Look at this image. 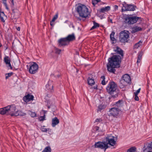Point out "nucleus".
Masks as SVG:
<instances>
[{
	"label": "nucleus",
	"mask_w": 152,
	"mask_h": 152,
	"mask_svg": "<svg viewBox=\"0 0 152 152\" xmlns=\"http://www.w3.org/2000/svg\"><path fill=\"white\" fill-rule=\"evenodd\" d=\"M34 98V96L33 95L28 94L23 97V100L25 102L27 103L33 100Z\"/></svg>",
	"instance_id": "obj_14"
},
{
	"label": "nucleus",
	"mask_w": 152,
	"mask_h": 152,
	"mask_svg": "<svg viewBox=\"0 0 152 152\" xmlns=\"http://www.w3.org/2000/svg\"><path fill=\"white\" fill-rule=\"evenodd\" d=\"M110 9V7L109 6L102 7L99 10V12L102 13H104L105 12H107Z\"/></svg>",
	"instance_id": "obj_19"
},
{
	"label": "nucleus",
	"mask_w": 152,
	"mask_h": 152,
	"mask_svg": "<svg viewBox=\"0 0 152 152\" xmlns=\"http://www.w3.org/2000/svg\"><path fill=\"white\" fill-rule=\"evenodd\" d=\"M65 38L67 42L69 43L70 42L75 40V37L74 33H73L69 35Z\"/></svg>",
	"instance_id": "obj_16"
},
{
	"label": "nucleus",
	"mask_w": 152,
	"mask_h": 152,
	"mask_svg": "<svg viewBox=\"0 0 152 152\" xmlns=\"http://www.w3.org/2000/svg\"><path fill=\"white\" fill-rule=\"evenodd\" d=\"M17 30L18 31H20V27H18L17 28Z\"/></svg>",
	"instance_id": "obj_51"
},
{
	"label": "nucleus",
	"mask_w": 152,
	"mask_h": 152,
	"mask_svg": "<svg viewBox=\"0 0 152 152\" xmlns=\"http://www.w3.org/2000/svg\"><path fill=\"white\" fill-rule=\"evenodd\" d=\"M69 44L65 38H61L58 41V46L60 47H64Z\"/></svg>",
	"instance_id": "obj_13"
},
{
	"label": "nucleus",
	"mask_w": 152,
	"mask_h": 152,
	"mask_svg": "<svg viewBox=\"0 0 152 152\" xmlns=\"http://www.w3.org/2000/svg\"><path fill=\"white\" fill-rule=\"evenodd\" d=\"M11 2H12V5H14L13 0H12Z\"/></svg>",
	"instance_id": "obj_55"
},
{
	"label": "nucleus",
	"mask_w": 152,
	"mask_h": 152,
	"mask_svg": "<svg viewBox=\"0 0 152 152\" xmlns=\"http://www.w3.org/2000/svg\"><path fill=\"white\" fill-rule=\"evenodd\" d=\"M51 150L50 146H48L46 147L42 151V152H51Z\"/></svg>",
	"instance_id": "obj_28"
},
{
	"label": "nucleus",
	"mask_w": 152,
	"mask_h": 152,
	"mask_svg": "<svg viewBox=\"0 0 152 152\" xmlns=\"http://www.w3.org/2000/svg\"><path fill=\"white\" fill-rule=\"evenodd\" d=\"M130 76L128 74H125L123 76L122 79L120 82L119 86L120 88H124L127 84L131 82Z\"/></svg>",
	"instance_id": "obj_5"
},
{
	"label": "nucleus",
	"mask_w": 152,
	"mask_h": 152,
	"mask_svg": "<svg viewBox=\"0 0 152 152\" xmlns=\"http://www.w3.org/2000/svg\"><path fill=\"white\" fill-rule=\"evenodd\" d=\"M2 45L0 43V48L2 46Z\"/></svg>",
	"instance_id": "obj_56"
},
{
	"label": "nucleus",
	"mask_w": 152,
	"mask_h": 152,
	"mask_svg": "<svg viewBox=\"0 0 152 152\" xmlns=\"http://www.w3.org/2000/svg\"><path fill=\"white\" fill-rule=\"evenodd\" d=\"M30 115L32 117H35L36 116V113L34 112H30L29 113Z\"/></svg>",
	"instance_id": "obj_35"
},
{
	"label": "nucleus",
	"mask_w": 152,
	"mask_h": 152,
	"mask_svg": "<svg viewBox=\"0 0 152 152\" xmlns=\"http://www.w3.org/2000/svg\"><path fill=\"white\" fill-rule=\"evenodd\" d=\"M114 138V136H108L105 138V142L107 144V145L109 144L111 146H114L116 142Z\"/></svg>",
	"instance_id": "obj_12"
},
{
	"label": "nucleus",
	"mask_w": 152,
	"mask_h": 152,
	"mask_svg": "<svg viewBox=\"0 0 152 152\" xmlns=\"http://www.w3.org/2000/svg\"><path fill=\"white\" fill-rule=\"evenodd\" d=\"M115 9H118V6H117L116 5H115Z\"/></svg>",
	"instance_id": "obj_52"
},
{
	"label": "nucleus",
	"mask_w": 152,
	"mask_h": 152,
	"mask_svg": "<svg viewBox=\"0 0 152 152\" xmlns=\"http://www.w3.org/2000/svg\"><path fill=\"white\" fill-rule=\"evenodd\" d=\"M76 10L80 16L82 18H86L90 16V13L88 8L85 5L81 4L77 6Z\"/></svg>",
	"instance_id": "obj_2"
},
{
	"label": "nucleus",
	"mask_w": 152,
	"mask_h": 152,
	"mask_svg": "<svg viewBox=\"0 0 152 152\" xmlns=\"http://www.w3.org/2000/svg\"><path fill=\"white\" fill-rule=\"evenodd\" d=\"M100 120H101L100 119L97 118V119H96V120L95 121L96 122H98L100 121Z\"/></svg>",
	"instance_id": "obj_48"
},
{
	"label": "nucleus",
	"mask_w": 152,
	"mask_h": 152,
	"mask_svg": "<svg viewBox=\"0 0 152 152\" xmlns=\"http://www.w3.org/2000/svg\"><path fill=\"white\" fill-rule=\"evenodd\" d=\"M101 79L102 80L101 82V84L103 85H105L107 83V81L106 82L105 81V77L104 76H102L101 77Z\"/></svg>",
	"instance_id": "obj_29"
},
{
	"label": "nucleus",
	"mask_w": 152,
	"mask_h": 152,
	"mask_svg": "<svg viewBox=\"0 0 152 152\" xmlns=\"http://www.w3.org/2000/svg\"><path fill=\"white\" fill-rule=\"evenodd\" d=\"M50 24L52 26H53L54 25V22H52V21H51L50 22Z\"/></svg>",
	"instance_id": "obj_44"
},
{
	"label": "nucleus",
	"mask_w": 152,
	"mask_h": 152,
	"mask_svg": "<svg viewBox=\"0 0 152 152\" xmlns=\"http://www.w3.org/2000/svg\"><path fill=\"white\" fill-rule=\"evenodd\" d=\"M114 51L119 55H113L108 59V63L107 64V70L111 73H115L116 68H119L121 63V59L123 58L124 51L118 46L116 49H114Z\"/></svg>",
	"instance_id": "obj_1"
},
{
	"label": "nucleus",
	"mask_w": 152,
	"mask_h": 152,
	"mask_svg": "<svg viewBox=\"0 0 152 152\" xmlns=\"http://www.w3.org/2000/svg\"><path fill=\"white\" fill-rule=\"evenodd\" d=\"M44 114L45 115V111H44Z\"/></svg>",
	"instance_id": "obj_58"
},
{
	"label": "nucleus",
	"mask_w": 152,
	"mask_h": 152,
	"mask_svg": "<svg viewBox=\"0 0 152 152\" xmlns=\"http://www.w3.org/2000/svg\"><path fill=\"white\" fill-rule=\"evenodd\" d=\"M100 1V0H92V4L94 5V6H95L96 4L98 3Z\"/></svg>",
	"instance_id": "obj_36"
},
{
	"label": "nucleus",
	"mask_w": 152,
	"mask_h": 152,
	"mask_svg": "<svg viewBox=\"0 0 152 152\" xmlns=\"http://www.w3.org/2000/svg\"><path fill=\"white\" fill-rule=\"evenodd\" d=\"M39 121H43L45 120V115L44 114L43 116H40L39 119Z\"/></svg>",
	"instance_id": "obj_37"
},
{
	"label": "nucleus",
	"mask_w": 152,
	"mask_h": 152,
	"mask_svg": "<svg viewBox=\"0 0 152 152\" xmlns=\"http://www.w3.org/2000/svg\"><path fill=\"white\" fill-rule=\"evenodd\" d=\"M123 6L122 7V12H125L126 11H133L135 10V8H137L136 6L131 4H127L126 3L124 2L123 4Z\"/></svg>",
	"instance_id": "obj_7"
},
{
	"label": "nucleus",
	"mask_w": 152,
	"mask_h": 152,
	"mask_svg": "<svg viewBox=\"0 0 152 152\" xmlns=\"http://www.w3.org/2000/svg\"><path fill=\"white\" fill-rule=\"evenodd\" d=\"M148 152H152V151H148Z\"/></svg>",
	"instance_id": "obj_59"
},
{
	"label": "nucleus",
	"mask_w": 152,
	"mask_h": 152,
	"mask_svg": "<svg viewBox=\"0 0 152 152\" xmlns=\"http://www.w3.org/2000/svg\"><path fill=\"white\" fill-rule=\"evenodd\" d=\"M115 34V32L113 31L110 35V39L113 44L116 43L117 41V40L114 37Z\"/></svg>",
	"instance_id": "obj_18"
},
{
	"label": "nucleus",
	"mask_w": 152,
	"mask_h": 152,
	"mask_svg": "<svg viewBox=\"0 0 152 152\" xmlns=\"http://www.w3.org/2000/svg\"><path fill=\"white\" fill-rule=\"evenodd\" d=\"M94 146L96 148L104 149V151L109 147L108 145L106 143L105 141L104 142L99 141L95 142Z\"/></svg>",
	"instance_id": "obj_9"
},
{
	"label": "nucleus",
	"mask_w": 152,
	"mask_h": 152,
	"mask_svg": "<svg viewBox=\"0 0 152 152\" xmlns=\"http://www.w3.org/2000/svg\"><path fill=\"white\" fill-rule=\"evenodd\" d=\"M7 106L2 108H0V114L1 115L6 114L7 115Z\"/></svg>",
	"instance_id": "obj_20"
},
{
	"label": "nucleus",
	"mask_w": 152,
	"mask_h": 152,
	"mask_svg": "<svg viewBox=\"0 0 152 152\" xmlns=\"http://www.w3.org/2000/svg\"><path fill=\"white\" fill-rule=\"evenodd\" d=\"M106 107V105L104 104H102L99 105L97 110V111H101L102 110L104 109Z\"/></svg>",
	"instance_id": "obj_23"
},
{
	"label": "nucleus",
	"mask_w": 152,
	"mask_h": 152,
	"mask_svg": "<svg viewBox=\"0 0 152 152\" xmlns=\"http://www.w3.org/2000/svg\"><path fill=\"white\" fill-rule=\"evenodd\" d=\"M38 68L39 66L37 64L34 62L30 64L29 72L31 74H34L37 72Z\"/></svg>",
	"instance_id": "obj_11"
},
{
	"label": "nucleus",
	"mask_w": 152,
	"mask_h": 152,
	"mask_svg": "<svg viewBox=\"0 0 152 152\" xmlns=\"http://www.w3.org/2000/svg\"><path fill=\"white\" fill-rule=\"evenodd\" d=\"M50 129L49 128L47 129L45 128V126H42L40 128L42 132H46L48 131Z\"/></svg>",
	"instance_id": "obj_30"
},
{
	"label": "nucleus",
	"mask_w": 152,
	"mask_h": 152,
	"mask_svg": "<svg viewBox=\"0 0 152 152\" xmlns=\"http://www.w3.org/2000/svg\"><path fill=\"white\" fill-rule=\"evenodd\" d=\"M49 89L50 90V91L51 92L53 90V85H52L51 86V88L50 89V88Z\"/></svg>",
	"instance_id": "obj_47"
},
{
	"label": "nucleus",
	"mask_w": 152,
	"mask_h": 152,
	"mask_svg": "<svg viewBox=\"0 0 152 152\" xmlns=\"http://www.w3.org/2000/svg\"><path fill=\"white\" fill-rule=\"evenodd\" d=\"M129 38V32L128 31H121L120 33L119 40L121 42L125 43L128 41V39Z\"/></svg>",
	"instance_id": "obj_6"
},
{
	"label": "nucleus",
	"mask_w": 152,
	"mask_h": 152,
	"mask_svg": "<svg viewBox=\"0 0 152 152\" xmlns=\"http://www.w3.org/2000/svg\"><path fill=\"white\" fill-rule=\"evenodd\" d=\"M141 88H140L138 89L137 91H136V92L134 93V94L136 95H138V94L140 93V90Z\"/></svg>",
	"instance_id": "obj_41"
},
{
	"label": "nucleus",
	"mask_w": 152,
	"mask_h": 152,
	"mask_svg": "<svg viewBox=\"0 0 152 152\" xmlns=\"http://www.w3.org/2000/svg\"><path fill=\"white\" fill-rule=\"evenodd\" d=\"M142 43V42L141 40H140L138 42L136 43L134 46V48H138L140 46H141Z\"/></svg>",
	"instance_id": "obj_25"
},
{
	"label": "nucleus",
	"mask_w": 152,
	"mask_h": 152,
	"mask_svg": "<svg viewBox=\"0 0 152 152\" xmlns=\"http://www.w3.org/2000/svg\"><path fill=\"white\" fill-rule=\"evenodd\" d=\"M109 22H111V23H113L112 20V19H109Z\"/></svg>",
	"instance_id": "obj_50"
},
{
	"label": "nucleus",
	"mask_w": 152,
	"mask_h": 152,
	"mask_svg": "<svg viewBox=\"0 0 152 152\" xmlns=\"http://www.w3.org/2000/svg\"><path fill=\"white\" fill-rule=\"evenodd\" d=\"M142 28L138 26H135L132 28L131 32L132 34H134L142 30Z\"/></svg>",
	"instance_id": "obj_15"
},
{
	"label": "nucleus",
	"mask_w": 152,
	"mask_h": 152,
	"mask_svg": "<svg viewBox=\"0 0 152 152\" xmlns=\"http://www.w3.org/2000/svg\"><path fill=\"white\" fill-rule=\"evenodd\" d=\"M88 83L89 85L92 86L95 83L94 79L93 77H89L88 80Z\"/></svg>",
	"instance_id": "obj_21"
},
{
	"label": "nucleus",
	"mask_w": 152,
	"mask_h": 152,
	"mask_svg": "<svg viewBox=\"0 0 152 152\" xmlns=\"http://www.w3.org/2000/svg\"><path fill=\"white\" fill-rule=\"evenodd\" d=\"M16 11H18V10H16Z\"/></svg>",
	"instance_id": "obj_60"
},
{
	"label": "nucleus",
	"mask_w": 152,
	"mask_h": 152,
	"mask_svg": "<svg viewBox=\"0 0 152 152\" xmlns=\"http://www.w3.org/2000/svg\"><path fill=\"white\" fill-rule=\"evenodd\" d=\"M4 60L6 64H10V59L8 56H5L4 58Z\"/></svg>",
	"instance_id": "obj_27"
},
{
	"label": "nucleus",
	"mask_w": 152,
	"mask_h": 152,
	"mask_svg": "<svg viewBox=\"0 0 152 152\" xmlns=\"http://www.w3.org/2000/svg\"><path fill=\"white\" fill-rule=\"evenodd\" d=\"M56 53L57 54H59L61 51V49L56 48L55 49Z\"/></svg>",
	"instance_id": "obj_40"
},
{
	"label": "nucleus",
	"mask_w": 152,
	"mask_h": 152,
	"mask_svg": "<svg viewBox=\"0 0 152 152\" xmlns=\"http://www.w3.org/2000/svg\"><path fill=\"white\" fill-rule=\"evenodd\" d=\"M137 58L141 59L142 58V55L140 54H139L138 55Z\"/></svg>",
	"instance_id": "obj_45"
},
{
	"label": "nucleus",
	"mask_w": 152,
	"mask_h": 152,
	"mask_svg": "<svg viewBox=\"0 0 152 152\" xmlns=\"http://www.w3.org/2000/svg\"><path fill=\"white\" fill-rule=\"evenodd\" d=\"M12 12L13 13H15V10H12Z\"/></svg>",
	"instance_id": "obj_57"
},
{
	"label": "nucleus",
	"mask_w": 152,
	"mask_h": 152,
	"mask_svg": "<svg viewBox=\"0 0 152 152\" xmlns=\"http://www.w3.org/2000/svg\"><path fill=\"white\" fill-rule=\"evenodd\" d=\"M48 108H50V107H48Z\"/></svg>",
	"instance_id": "obj_61"
},
{
	"label": "nucleus",
	"mask_w": 152,
	"mask_h": 152,
	"mask_svg": "<svg viewBox=\"0 0 152 152\" xmlns=\"http://www.w3.org/2000/svg\"><path fill=\"white\" fill-rule=\"evenodd\" d=\"M60 76H61V75L60 74H58L57 75V77H60ZM55 76L56 77V75Z\"/></svg>",
	"instance_id": "obj_53"
},
{
	"label": "nucleus",
	"mask_w": 152,
	"mask_h": 152,
	"mask_svg": "<svg viewBox=\"0 0 152 152\" xmlns=\"http://www.w3.org/2000/svg\"><path fill=\"white\" fill-rule=\"evenodd\" d=\"M107 92L111 94L113 98H115L118 96L117 92V85L114 82L109 83L106 88Z\"/></svg>",
	"instance_id": "obj_3"
},
{
	"label": "nucleus",
	"mask_w": 152,
	"mask_h": 152,
	"mask_svg": "<svg viewBox=\"0 0 152 152\" xmlns=\"http://www.w3.org/2000/svg\"><path fill=\"white\" fill-rule=\"evenodd\" d=\"M136 150L135 147H132L128 150L127 152H135Z\"/></svg>",
	"instance_id": "obj_31"
},
{
	"label": "nucleus",
	"mask_w": 152,
	"mask_h": 152,
	"mask_svg": "<svg viewBox=\"0 0 152 152\" xmlns=\"http://www.w3.org/2000/svg\"><path fill=\"white\" fill-rule=\"evenodd\" d=\"M94 26L90 29V30H91L93 29H96L98 27H99V23H96L95 21H93Z\"/></svg>",
	"instance_id": "obj_24"
},
{
	"label": "nucleus",
	"mask_w": 152,
	"mask_h": 152,
	"mask_svg": "<svg viewBox=\"0 0 152 152\" xmlns=\"http://www.w3.org/2000/svg\"><path fill=\"white\" fill-rule=\"evenodd\" d=\"M146 148L149 150L152 149V141L148 144Z\"/></svg>",
	"instance_id": "obj_32"
},
{
	"label": "nucleus",
	"mask_w": 152,
	"mask_h": 152,
	"mask_svg": "<svg viewBox=\"0 0 152 152\" xmlns=\"http://www.w3.org/2000/svg\"><path fill=\"white\" fill-rule=\"evenodd\" d=\"M141 61V59H140L137 58V63H138L140 62Z\"/></svg>",
	"instance_id": "obj_46"
},
{
	"label": "nucleus",
	"mask_w": 152,
	"mask_h": 152,
	"mask_svg": "<svg viewBox=\"0 0 152 152\" xmlns=\"http://www.w3.org/2000/svg\"><path fill=\"white\" fill-rule=\"evenodd\" d=\"M135 95V97L134 98L135 100L136 101H139V98L137 96L138 95Z\"/></svg>",
	"instance_id": "obj_42"
},
{
	"label": "nucleus",
	"mask_w": 152,
	"mask_h": 152,
	"mask_svg": "<svg viewBox=\"0 0 152 152\" xmlns=\"http://www.w3.org/2000/svg\"><path fill=\"white\" fill-rule=\"evenodd\" d=\"M116 107H117V108H120L123 106V101L122 100H120L118 102H116L115 104Z\"/></svg>",
	"instance_id": "obj_22"
},
{
	"label": "nucleus",
	"mask_w": 152,
	"mask_h": 152,
	"mask_svg": "<svg viewBox=\"0 0 152 152\" xmlns=\"http://www.w3.org/2000/svg\"><path fill=\"white\" fill-rule=\"evenodd\" d=\"M7 115H10L11 116H17V111H15L16 107L15 105H11L7 106Z\"/></svg>",
	"instance_id": "obj_8"
},
{
	"label": "nucleus",
	"mask_w": 152,
	"mask_h": 152,
	"mask_svg": "<svg viewBox=\"0 0 152 152\" xmlns=\"http://www.w3.org/2000/svg\"><path fill=\"white\" fill-rule=\"evenodd\" d=\"M7 64L8 65V66H7L8 67H10V69H12V67L10 63V64Z\"/></svg>",
	"instance_id": "obj_43"
},
{
	"label": "nucleus",
	"mask_w": 152,
	"mask_h": 152,
	"mask_svg": "<svg viewBox=\"0 0 152 152\" xmlns=\"http://www.w3.org/2000/svg\"><path fill=\"white\" fill-rule=\"evenodd\" d=\"M17 116L18 115L24 116L26 115L25 113L22 112L20 111H17Z\"/></svg>",
	"instance_id": "obj_33"
},
{
	"label": "nucleus",
	"mask_w": 152,
	"mask_h": 152,
	"mask_svg": "<svg viewBox=\"0 0 152 152\" xmlns=\"http://www.w3.org/2000/svg\"><path fill=\"white\" fill-rule=\"evenodd\" d=\"M93 88L94 89H97V86H94Z\"/></svg>",
	"instance_id": "obj_49"
},
{
	"label": "nucleus",
	"mask_w": 152,
	"mask_h": 152,
	"mask_svg": "<svg viewBox=\"0 0 152 152\" xmlns=\"http://www.w3.org/2000/svg\"><path fill=\"white\" fill-rule=\"evenodd\" d=\"M13 73L12 72H11L5 74V78L6 79H8L9 77L13 75Z\"/></svg>",
	"instance_id": "obj_34"
},
{
	"label": "nucleus",
	"mask_w": 152,
	"mask_h": 152,
	"mask_svg": "<svg viewBox=\"0 0 152 152\" xmlns=\"http://www.w3.org/2000/svg\"><path fill=\"white\" fill-rule=\"evenodd\" d=\"M7 0H2L4 6L6 7V8L7 9H8V7L7 5V1H6Z\"/></svg>",
	"instance_id": "obj_38"
},
{
	"label": "nucleus",
	"mask_w": 152,
	"mask_h": 152,
	"mask_svg": "<svg viewBox=\"0 0 152 152\" xmlns=\"http://www.w3.org/2000/svg\"><path fill=\"white\" fill-rule=\"evenodd\" d=\"M58 14H56L53 17V18L52 19L51 21H52V22H54L58 18Z\"/></svg>",
	"instance_id": "obj_39"
},
{
	"label": "nucleus",
	"mask_w": 152,
	"mask_h": 152,
	"mask_svg": "<svg viewBox=\"0 0 152 152\" xmlns=\"http://www.w3.org/2000/svg\"><path fill=\"white\" fill-rule=\"evenodd\" d=\"M0 16L1 21L3 22H4L5 20L4 19V18L6 17V16L5 15L4 12H0Z\"/></svg>",
	"instance_id": "obj_26"
},
{
	"label": "nucleus",
	"mask_w": 152,
	"mask_h": 152,
	"mask_svg": "<svg viewBox=\"0 0 152 152\" xmlns=\"http://www.w3.org/2000/svg\"><path fill=\"white\" fill-rule=\"evenodd\" d=\"M119 109L116 107L112 108L109 110L108 115L114 118H117L119 116Z\"/></svg>",
	"instance_id": "obj_10"
},
{
	"label": "nucleus",
	"mask_w": 152,
	"mask_h": 152,
	"mask_svg": "<svg viewBox=\"0 0 152 152\" xmlns=\"http://www.w3.org/2000/svg\"><path fill=\"white\" fill-rule=\"evenodd\" d=\"M59 123V121L58 119L56 117H55L52 119V126L53 127H54Z\"/></svg>",
	"instance_id": "obj_17"
},
{
	"label": "nucleus",
	"mask_w": 152,
	"mask_h": 152,
	"mask_svg": "<svg viewBox=\"0 0 152 152\" xmlns=\"http://www.w3.org/2000/svg\"><path fill=\"white\" fill-rule=\"evenodd\" d=\"M139 20L140 21H142V18L140 17L128 15L126 17L125 22L128 25L133 24L136 23Z\"/></svg>",
	"instance_id": "obj_4"
},
{
	"label": "nucleus",
	"mask_w": 152,
	"mask_h": 152,
	"mask_svg": "<svg viewBox=\"0 0 152 152\" xmlns=\"http://www.w3.org/2000/svg\"><path fill=\"white\" fill-rule=\"evenodd\" d=\"M49 84H48L46 85V86L47 88H48L49 87Z\"/></svg>",
	"instance_id": "obj_54"
}]
</instances>
